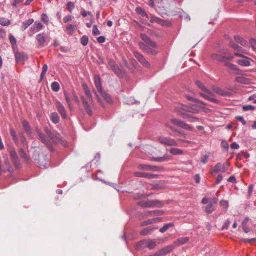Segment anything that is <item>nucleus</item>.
<instances>
[{
	"instance_id": "1",
	"label": "nucleus",
	"mask_w": 256,
	"mask_h": 256,
	"mask_svg": "<svg viewBox=\"0 0 256 256\" xmlns=\"http://www.w3.org/2000/svg\"><path fill=\"white\" fill-rule=\"evenodd\" d=\"M143 42H139L140 48L144 52L150 55H156L158 52L156 50L157 45L145 34H140Z\"/></svg>"
},
{
	"instance_id": "2",
	"label": "nucleus",
	"mask_w": 256,
	"mask_h": 256,
	"mask_svg": "<svg viewBox=\"0 0 256 256\" xmlns=\"http://www.w3.org/2000/svg\"><path fill=\"white\" fill-rule=\"evenodd\" d=\"M136 12L142 18H146L152 23L155 22L166 26H170L172 25V23L170 22L160 19L152 15L148 16L146 12L140 7L137 8L136 10Z\"/></svg>"
},
{
	"instance_id": "3",
	"label": "nucleus",
	"mask_w": 256,
	"mask_h": 256,
	"mask_svg": "<svg viewBox=\"0 0 256 256\" xmlns=\"http://www.w3.org/2000/svg\"><path fill=\"white\" fill-rule=\"evenodd\" d=\"M138 204L144 208H162L164 206L162 202L158 200H152L140 202Z\"/></svg>"
},
{
	"instance_id": "4",
	"label": "nucleus",
	"mask_w": 256,
	"mask_h": 256,
	"mask_svg": "<svg viewBox=\"0 0 256 256\" xmlns=\"http://www.w3.org/2000/svg\"><path fill=\"white\" fill-rule=\"evenodd\" d=\"M158 141L162 144L168 146H177L178 144L174 139L164 136H160L158 138Z\"/></svg>"
},
{
	"instance_id": "5",
	"label": "nucleus",
	"mask_w": 256,
	"mask_h": 256,
	"mask_svg": "<svg viewBox=\"0 0 256 256\" xmlns=\"http://www.w3.org/2000/svg\"><path fill=\"white\" fill-rule=\"evenodd\" d=\"M138 169L141 170L154 172H161L164 170V168L162 167L146 164H140L138 165Z\"/></svg>"
},
{
	"instance_id": "6",
	"label": "nucleus",
	"mask_w": 256,
	"mask_h": 256,
	"mask_svg": "<svg viewBox=\"0 0 256 256\" xmlns=\"http://www.w3.org/2000/svg\"><path fill=\"white\" fill-rule=\"evenodd\" d=\"M138 169L141 170L154 172H161L164 170V168L162 167L146 164H140L138 165Z\"/></svg>"
},
{
	"instance_id": "7",
	"label": "nucleus",
	"mask_w": 256,
	"mask_h": 256,
	"mask_svg": "<svg viewBox=\"0 0 256 256\" xmlns=\"http://www.w3.org/2000/svg\"><path fill=\"white\" fill-rule=\"evenodd\" d=\"M234 55L236 56L242 58V59L238 60H237L236 62L239 65L246 67L250 66V60H252L250 58L238 52H235Z\"/></svg>"
},
{
	"instance_id": "8",
	"label": "nucleus",
	"mask_w": 256,
	"mask_h": 256,
	"mask_svg": "<svg viewBox=\"0 0 256 256\" xmlns=\"http://www.w3.org/2000/svg\"><path fill=\"white\" fill-rule=\"evenodd\" d=\"M170 122L172 124H174L180 128H181L184 130H190V131H192V130H193V127L192 126L182 121L179 120L177 119H175V118L172 119L170 120Z\"/></svg>"
},
{
	"instance_id": "9",
	"label": "nucleus",
	"mask_w": 256,
	"mask_h": 256,
	"mask_svg": "<svg viewBox=\"0 0 256 256\" xmlns=\"http://www.w3.org/2000/svg\"><path fill=\"white\" fill-rule=\"evenodd\" d=\"M134 54L136 58L144 67L146 68H150V62L144 58V57L140 53L138 52H134Z\"/></svg>"
},
{
	"instance_id": "10",
	"label": "nucleus",
	"mask_w": 256,
	"mask_h": 256,
	"mask_svg": "<svg viewBox=\"0 0 256 256\" xmlns=\"http://www.w3.org/2000/svg\"><path fill=\"white\" fill-rule=\"evenodd\" d=\"M229 166L230 163L228 162L224 163L223 165H222L220 163H218L213 168L212 172L216 174L220 172H226L227 171Z\"/></svg>"
},
{
	"instance_id": "11",
	"label": "nucleus",
	"mask_w": 256,
	"mask_h": 256,
	"mask_svg": "<svg viewBox=\"0 0 256 256\" xmlns=\"http://www.w3.org/2000/svg\"><path fill=\"white\" fill-rule=\"evenodd\" d=\"M10 154L16 167L17 168H20V161L18 158L16 152L14 148H12L10 150Z\"/></svg>"
},
{
	"instance_id": "12",
	"label": "nucleus",
	"mask_w": 256,
	"mask_h": 256,
	"mask_svg": "<svg viewBox=\"0 0 256 256\" xmlns=\"http://www.w3.org/2000/svg\"><path fill=\"white\" fill-rule=\"evenodd\" d=\"M56 106L58 111L62 116L63 119L67 118V114L64 105L59 101L56 100Z\"/></svg>"
},
{
	"instance_id": "13",
	"label": "nucleus",
	"mask_w": 256,
	"mask_h": 256,
	"mask_svg": "<svg viewBox=\"0 0 256 256\" xmlns=\"http://www.w3.org/2000/svg\"><path fill=\"white\" fill-rule=\"evenodd\" d=\"M218 201V200L216 198L210 199V204L206 208V212L207 214H212L215 210Z\"/></svg>"
},
{
	"instance_id": "14",
	"label": "nucleus",
	"mask_w": 256,
	"mask_h": 256,
	"mask_svg": "<svg viewBox=\"0 0 256 256\" xmlns=\"http://www.w3.org/2000/svg\"><path fill=\"white\" fill-rule=\"evenodd\" d=\"M134 176L136 177L147 178L148 179L158 178L159 177L158 174L142 172H136Z\"/></svg>"
},
{
	"instance_id": "15",
	"label": "nucleus",
	"mask_w": 256,
	"mask_h": 256,
	"mask_svg": "<svg viewBox=\"0 0 256 256\" xmlns=\"http://www.w3.org/2000/svg\"><path fill=\"white\" fill-rule=\"evenodd\" d=\"M108 65L118 77L122 76V71L114 60H110L108 62Z\"/></svg>"
},
{
	"instance_id": "16",
	"label": "nucleus",
	"mask_w": 256,
	"mask_h": 256,
	"mask_svg": "<svg viewBox=\"0 0 256 256\" xmlns=\"http://www.w3.org/2000/svg\"><path fill=\"white\" fill-rule=\"evenodd\" d=\"M201 106L198 104L192 105L190 106H186L183 109L187 112L192 114H198L200 112Z\"/></svg>"
},
{
	"instance_id": "17",
	"label": "nucleus",
	"mask_w": 256,
	"mask_h": 256,
	"mask_svg": "<svg viewBox=\"0 0 256 256\" xmlns=\"http://www.w3.org/2000/svg\"><path fill=\"white\" fill-rule=\"evenodd\" d=\"M46 133L52 140L54 142H58L60 140V136L58 134H54L48 128L45 129Z\"/></svg>"
},
{
	"instance_id": "18",
	"label": "nucleus",
	"mask_w": 256,
	"mask_h": 256,
	"mask_svg": "<svg viewBox=\"0 0 256 256\" xmlns=\"http://www.w3.org/2000/svg\"><path fill=\"white\" fill-rule=\"evenodd\" d=\"M230 46L235 50L236 51V52H238L241 54H248V52L244 50L242 47L240 46L238 44L234 43L233 42L231 41L230 42Z\"/></svg>"
},
{
	"instance_id": "19",
	"label": "nucleus",
	"mask_w": 256,
	"mask_h": 256,
	"mask_svg": "<svg viewBox=\"0 0 256 256\" xmlns=\"http://www.w3.org/2000/svg\"><path fill=\"white\" fill-rule=\"evenodd\" d=\"M36 133L37 134L38 136V139L40 140H41L43 143L45 144L46 145H48L49 142L46 136L45 135V134L42 133L40 131V130L38 128H36Z\"/></svg>"
},
{
	"instance_id": "20",
	"label": "nucleus",
	"mask_w": 256,
	"mask_h": 256,
	"mask_svg": "<svg viewBox=\"0 0 256 256\" xmlns=\"http://www.w3.org/2000/svg\"><path fill=\"white\" fill-rule=\"evenodd\" d=\"M16 60L17 62H24L28 59V56L24 52H16L15 54Z\"/></svg>"
},
{
	"instance_id": "21",
	"label": "nucleus",
	"mask_w": 256,
	"mask_h": 256,
	"mask_svg": "<svg viewBox=\"0 0 256 256\" xmlns=\"http://www.w3.org/2000/svg\"><path fill=\"white\" fill-rule=\"evenodd\" d=\"M36 40L41 47H44L46 46L47 37L44 33L40 34L38 35Z\"/></svg>"
},
{
	"instance_id": "22",
	"label": "nucleus",
	"mask_w": 256,
	"mask_h": 256,
	"mask_svg": "<svg viewBox=\"0 0 256 256\" xmlns=\"http://www.w3.org/2000/svg\"><path fill=\"white\" fill-rule=\"evenodd\" d=\"M22 126L26 132L30 137L32 138V131L31 128L28 122L26 120H24L22 122Z\"/></svg>"
},
{
	"instance_id": "23",
	"label": "nucleus",
	"mask_w": 256,
	"mask_h": 256,
	"mask_svg": "<svg viewBox=\"0 0 256 256\" xmlns=\"http://www.w3.org/2000/svg\"><path fill=\"white\" fill-rule=\"evenodd\" d=\"M82 100L84 105V106L86 111L88 114L90 116L92 114V111L88 102L84 97H82Z\"/></svg>"
},
{
	"instance_id": "24",
	"label": "nucleus",
	"mask_w": 256,
	"mask_h": 256,
	"mask_svg": "<svg viewBox=\"0 0 256 256\" xmlns=\"http://www.w3.org/2000/svg\"><path fill=\"white\" fill-rule=\"evenodd\" d=\"M172 250V246L166 247L161 250L156 252V256H164L170 252Z\"/></svg>"
},
{
	"instance_id": "25",
	"label": "nucleus",
	"mask_w": 256,
	"mask_h": 256,
	"mask_svg": "<svg viewBox=\"0 0 256 256\" xmlns=\"http://www.w3.org/2000/svg\"><path fill=\"white\" fill-rule=\"evenodd\" d=\"M162 218H154L152 219L148 220L144 222L142 224V226H146L148 225H150L152 224H156L161 222L162 220Z\"/></svg>"
},
{
	"instance_id": "26",
	"label": "nucleus",
	"mask_w": 256,
	"mask_h": 256,
	"mask_svg": "<svg viewBox=\"0 0 256 256\" xmlns=\"http://www.w3.org/2000/svg\"><path fill=\"white\" fill-rule=\"evenodd\" d=\"M224 66L227 67L230 70H233L234 72V74H238V72L240 70L239 68L234 64L225 62H224Z\"/></svg>"
},
{
	"instance_id": "27",
	"label": "nucleus",
	"mask_w": 256,
	"mask_h": 256,
	"mask_svg": "<svg viewBox=\"0 0 256 256\" xmlns=\"http://www.w3.org/2000/svg\"><path fill=\"white\" fill-rule=\"evenodd\" d=\"M158 228L156 227L150 226L146 228L143 229L140 232V234L143 236H146L148 234H151L152 232L156 230Z\"/></svg>"
},
{
	"instance_id": "28",
	"label": "nucleus",
	"mask_w": 256,
	"mask_h": 256,
	"mask_svg": "<svg viewBox=\"0 0 256 256\" xmlns=\"http://www.w3.org/2000/svg\"><path fill=\"white\" fill-rule=\"evenodd\" d=\"M182 116L184 119L187 120L188 121L190 122H196L199 120V118L190 116L186 113L182 114Z\"/></svg>"
},
{
	"instance_id": "29",
	"label": "nucleus",
	"mask_w": 256,
	"mask_h": 256,
	"mask_svg": "<svg viewBox=\"0 0 256 256\" xmlns=\"http://www.w3.org/2000/svg\"><path fill=\"white\" fill-rule=\"evenodd\" d=\"M234 40H236V42L241 44L242 46H244V47H248V42L247 41H246L245 40H244V38H240V36H235L234 37Z\"/></svg>"
},
{
	"instance_id": "30",
	"label": "nucleus",
	"mask_w": 256,
	"mask_h": 256,
	"mask_svg": "<svg viewBox=\"0 0 256 256\" xmlns=\"http://www.w3.org/2000/svg\"><path fill=\"white\" fill-rule=\"evenodd\" d=\"M170 152L172 156H181L184 154V150L178 148H170Z\"/></svg>"
},
{
	"instance_id": "31",
	"label": "nucleus",
	"mask_w": 256,
	"mask_h": 256,
	"mask_svg": "<svg viewBox=\"0 0 256 256\" xmlns=\"http://www.w3.org/2000/svg\"><path fill=\"white\" fill-rule=\"evenodd\" d=\"M170 160V157L168 155H165L164 157L152 158V160L156 162H164L168 161Z\"/></svg>"
},
{
	"instance_id": "32",
	"label": "nucleus",
	"mask_w": 256,
	"mask_h": 256,
	"mask_svg": "<svg viewBox=\"0 0 256 256\" xmlns=\"http://www.w3.org/2000/svg\"><path fill=\"white\" fill-rule=\"evenodd\" d=\"M82 87L84 88V93L86 95L88 96L89 100V102H93L92 100V94L90 92V90L88 86L86 84H82Z\"/></svg>"
},
{
	"instance_id": "33",
	"label": "nucleus",
	"mask_w": 256,
	"mask_h": 256,
	"mask_svg": "<svg viewBox=\"0 0 256 256\" xmlns=\"http://www.w3.org/2000/svg\"><path fill=\"white\" fill-rule=\"evenodd\" d=\"M50 119L54 124H57L60 122V117L56 112H54L51 113Z\"/></svg>"
},
{
	"instance_id": "34",
	"label": "nucleus",
	"mask_w": 256,
	"mask_h": 256,
	"mask_svg": "<svg viewBox=\"0 0 256 256\" xmlns=\"http://www.w3.org/2000/svg\"><path fill=\"white\" fill-rule=\"evenodd\" d=\"M10 133L14 142L18 146L19 144V141L16 130L14 128H10Z\"/></svg>"
},
{
	"instance_id": "35",
	"label": "nucleus",
	"mask_w": 256,
	"mask_h": 256,
	"mask_svg": "<svg viewBox=\"0 0 256 256\" xmlns=\"http://www.w3.org/2000/svg\"><path fill=\"white\" fill-rule=\"evenodd\" d=\"M196 84L198 86V88H199L200 90H202L204 92H205L208 94H209V95H212V92L210 91H209L206 88V86H204V84L202 82H200L197 81L196 82Z\"/></svg>"
},
{
	"instance_id": "36",
	"label": "nucleus",
	"mask_w": 256,
	"mask_h": 256,
	"mask_svg": "<svg viewBox=\"0 0 256 256\" xmlns=\"http://www.w3.org/2000/svg\"><path fill=\"white\" fill-rule=\"evenodd\" d=\"M164 214V212L162 210H153L148 212L146 214L148 216H162Z\"/></svg>"
},
{
	"instance_id": "37",
	"label": "nucleus",
	"mask_w": 256,
	"mask_h": 256,
	"mask_svg": "<svg viewBox=\"0 0 256 256\" xmlns=\"http://www.w3.org/2000/svg\"><path fill=\"white\" fill-rule=\"evenodd\" d=\"M211 58L212 59L214 60H216L220 62H225L224 60L226 57L222 56L218 54H212L211 56Z\"/></svg>"
},
{
	"instance_id": "38",
	"label": "nucleus",
	"mask_w": 256,
	"mask_h": 256,
	"mask_svg": "<svg viewBox=\"0 0 256 256\" xmlns=\"http://www.w3.org/2000/svg\"><path fill=\"white\" fill-rule=\"evenodd\" d=\"M34 22V20L33 19H29L28 20L22 23V30H26V28L30 26L32 24H33Z\"/></svg>"
},
{
	"instance_id": "39",
	"label": "nucleus",
	"mask_w": 256,
	"mask_h": 256,
	"mask_svg": "<svg viewBox=\"0 0 256 256\" xmlns=\"http://www.w3.org/2000/svg\"><path fill=\"white\" fill-rule=\"evenodd\" d=\"M249 220L250 219L246 218L244 220V221L242 222V230L246 233H248V232H250V230L247 227V224L249 222Z\"/></svg>"
},
{
	"instance_id": "40",
	"label": "nucleus",
	"mask_w": 256,
	"mask_h": 256,
	"mask_svg": "<svg viewBox=\"0 0 256 256\" xmlns=\"http://www.w3.org/2000/svg\"><path fill=\"white\" fill-rule=\"evenodd\" d=\"M18 137H19L23 146L28 147V144L27 140H26L24 134L22 132L19 134Z\"/></svg>"
},
{
	"instance_id": "41",
	"label": "nucleus",
	"mask_w": 256,
	"mask_h": 256,
	"mask_svg": "<svg viewBox=\"0 0 256 256\" xmlns=\"http://www.w3.org/2000/svg\"><path fill=\"white\" fill-rule=\"evenodd\" d=\"M200 95L203 97L205 99L211 102H213L214 103H216V104H218V103L219 101L216 99H214L212 97H210V96H209L208 95V94H202V93H200Z\"/></svg>"
},
{
	"instance_id": "42",
	"label": "nucleus",
	"mask_w": 256,
	"mask_h": 256,
	"mask_svg": "<svg viewBox=\"0 0 256 256\" xmlns=\"http://www.w3.org/2000/svg\"><path fill=\"white\" fill-rule=\"evenodd\" d=\"M43 28V25L40 22H36L32 27L31 28L34 30L40 31Z\"/></svg>"
},
{
	"instance_id": "43",
	"label": "nucleus",
	"mask_w": 256,
	"mask_h": 256,
	"mask_svg": "<svg viewBox=\"0 0 256 256\" xmlns=\"http://www.w3.org/2000/svg\"><path fill=\"white\" fill-rule=\"evenodd\" d=\"M156 246V240H149L148 242L146 248H148L150 250L154 249Z\"/></svg>"
},
{
	"instance_id": "44",
	"label": "nucleus",
	"mask_w": 256,
	"mask_h": 256,
	"mask_svg": "<svg viewBox=\"0 0 256 256\" xmlns=\"http://www.w3.org/2000/svg\"><path fill=\"white\" fill-rule=\"evenodd\" d=\"M174 226V224L172 223H168L165 224L162 228H161L160 230V232L162 233H164L166 232L168 229Z\"/></svg>"
},
{
	"instance_id": "45",
	"label": "nucleus",
	"mask_w": 256,
	"mask_h": 256,
	"mask_svg": "<svg viewBox=\"0 0 256 256\" xmlns=\"http://www.w3.org/2000/svg\"><path fill=\"white\" fill-rule=\"evenodd\" d=\"M52 90L54 92H58L60 90V86L58 82H54L51 85Z\"/></svg>"
},
{
	"instance_id": "46",
	"label": "nucleus",
	"mask_w": 256,
	"mask_h": 256,
	"mask_svg": "<svg viewBox=\"0 0 256 256\" xmlns=\"http://www.w3.org/2000/svg\"><path fill=\"white\" fill-rule=\"evenodd\" d=\"M10 24V22L9 20L2 18H0V24L3 26H8Z\"/></svg>"
},
{
	"instance_id": "47",
	"label": "nucleus",
	"mask_w": 256,
	"mask_h": 256,
	"mask_svg": "<svg viewBox=\"0 0 256 256\" xmlns=\"http://www.w3.org/2000/svg\"><path fill=\"white\" fill-rule=\"evenodd\" d=\"M64 96L66 98V100L67 102V104L68 106V108H70V110H72V106L71 103V100L70 98V97L68 96V94L66 92H64Z\"/></svg>"
},
{
	"instance_id": "48",
	"label": "nucleus",
	"mask_w": 256,
	"mask_h": 256,
	"mask_svg": "<svg viewBox=\"0 0 256 256\" xmlns=\"http://www.w3.org/2000/svg\"><path fill=\"white\" fill-rule=\"evenodd\" d=\"M256 110V107L251 105H245L242 106V110L244 112L247 111H254Z\"/></svg>"
},
{
	"instance_id": "49",
	"label": "nucleus",
	"mask_w": 256,
	"mask_h": 256,
	"mask_svg": "<svg viewBox=\"0 0 256 256\" xmlns=\"http://www.w3.org/2000/svg\"><path fill=\"white\" fill-rule=\"evenodd\" d=\"M101 94H102V96H103L104 98L106 100V101L107 102H108L109 104H111L112 102V98L108 94L104 92H102Z\"/></svg>"
},
{
	"instance_id": "50",
	"label": "nucleus",
	"mask_w": 256,
	"mask_h": 256,
	"mask_svg": "<svg viewBox=\"0 0 256 256\" xmlns=\"http://www.w3.org/2000/svg\"><path fill=\"white\" fill-rule=\"evenodd\" d=\"M10 40L14 49L17 48L16 40L15 38L12 34L10 36Z\"/></svg>"
},
{
	"instance_id": "51",
	"label": "nucleus",
	"mask_w": 256,
	"mask_h": 256,
	"mask_svg": "<svg viewBox=\"0 0 256 256\" xmlns=\"http://www.w3.org/2000/svg\"><path fill=\"white\" fill-rule=\"evenodd\" d=\"M19 153L21 157L26 160L28 159L27 154L24 150L22 148L19 149Z\"/></svg>"
},
{
	"instance_id": "52",
	"label": "nucleus",
	"mask_w": 256,
	"mask_h": 256,
	"mask_svg": "<svg viewBox=\"0 0 256 256\" xmlns=\"http://www.w3.org/2000/svg\"><path fill=\"white\" fill-rule=\"evenodd\" d=\"M42 20L44 22L48 24L49 22V18L46 14H42L41 16Z\"/></svg>"
},
{
	"instance_id": "53",
	"label": "nucleus",
	"mask_w": 256,
	"mask_h": 256,
	"mask_svg": "<svg viewBox=\"0 0 256 256\" xmlns=\"http://www.w3.org/2000/svg\"><path fill=\"white\" fill-rule=\"evenodd\" d=\"M68 8L70 12H72L75 8V4L74 2H70L67 4Z\"/></svg>"
},
{
	"instance_id": "54",
	"label": "nucleus",
	"mask_w": 256,
	"mask_h": 256,
	"mask_svg": "<svg viewBox=\"0 0 256 256\" xmlns=\"http://www.w3.org/2000/svg\"><path fill=\"white\" fill-rule=\"evenodd\" d=\"M236 81L238 83L246 84V80L244 77L237 76L236 78Z\"/></svg>"
},
{
	"instance_id": "55",
	"label": "nucleus",
	"mask_w": 256,
	"mask_h": 256,
	"mask_svg": "<svg viewBox=\"0 0 256 256\" xmlns=\"http://www.w3.org/2000/svg\"><path fill=\"white\" fill-rule=\"evenodd\" d=\"M88 38L86 36H84L81 38V43L84 46L88 45Z\"/></svg>"
},
{
	"instance_id": "56",
	"label": "nucleus",
	"mask_w": 256,
	"mask_h": 256,
	"mask_svg": "<svg viewBox=\"0 0 256 256\" xmlns=\"http://www.w3.org/2000/svg\"><path fill=\"white\" fill-rule=\"evenodd\" d=\"M219 96H222L230 97L231 96V94L222 89Z\"/></svg>"
},
{
	"instance_id": "57",
	"label": "nucleus",
	"mask_w": 256,
	"mask_h": 256,
	"mask_svg": "<svg viewBox=\"0 0 256 256\" xmlns=\"http://www.w3.org/2000/svg\"><path fill=\"white\" fill-rule=\"evenodd\" d=\"M222 148L225 149L226 150L228 151V150L229 145H228V143L227 142L222 141Z\"/></svg>"
},
{
	"instance_id": "58",
	"label": "nucleus",
	"mask_w": 256,
	"mask_h": 256,
	"mask_svg": "<svg viewBox=\"0 0 256 256\" xmlns=\"http://www.w3.org/2000/svg\"><path fill=\"white\" fill-rule=\"evenodd\" d=\"M220 204L222 206H223L226 208H227L228 207V202L226 200H223L220 201Z\"/></svg>"
},
{
	"instance_id": "59",
	"label": "nucleus",
	"mask_w": 256,
	"mask_h": 256,
	"mask_svg": "<svg viewBox=\"0 0 256 256\" xmlns=\"http://www.w3.org/2000/svg\"><path fill=\"white\" fill-rule=\"evenodd\" d=\"M188 242V238H180L178 240V242L180 244L182 245L185 244Z\"/></svg>"
},
{
	"instance_id": "60",
	"label": "nucleus",
	"mask_w": 256,
	"mask_h": 256,
	"mask_svg": "<svg viewBox=\"0 0 256 256\" xmlns=\"http://www.w3.org/2000/svg\"><path fill=\"white\" fill-rule=\"evenodd\" d=\"M147 1L148 4L152 8L155 6V1L156 0H146Z\"/></svg>"
},
{
	"instance_id": "61",
	"label": "nucleus",
	"mask_w": 256,
	"mask_h": 256,
	"mask_svg": "<svg viewBox=\"0 0 256 256\" xmlns=\"http://www.w3.org/2000/svg\"><path fill=\"white\" fill-rule=\"evenodd\" d=\"M95 86L101 94L102 92H103V90H102V83L100 82V83H98V84H95Z\"/></svg>"
},
{
	"instance_id": "62",
	"label": "nucleus",
	"mask_w": 256,
	"mask_h": 256,
	"mask_svg": "<svg viewBox=\"0 0 256 256\" xmlns=\"http://www.w3.org/2000/svg\"><path fill=\"white\" fill-rule=\"evenodd\" d=\"M97 40L100 44H103L106 42V38L103 36H100L97 38Z\"/></svg>"
},
{
	"instance_id": "63",
	"label": "nucleus",
	"mask_w": 256,
	"mask_h": 256,
	"mask_svg": "<svg viewBox=\"0 0 256 256\" xmlns=\"http://www.w3.org/2000/svg\"><path fill=\"white\" fill-rule=\"evenodd\" d=\"M72 16H70V15L67 16L64 18V23H67L68 22L72 20Z\"/></svg>"
},
{
	"instance_id": "64",
	"label": "nucleus",
	"mask_w": 256,
	"mask_h": 256,
	"mask_svg": "<svg viewBox=\"0 0 256 256\" xmlns=\"http://www.w3.org/2000/svg\"><path fill=\"white\" fill-rule=\"evenodd\" d=\"M210 199L208 198L207 197H205L202 199V202L204 204H210Z\"/></svg>"
}]
</instances>
